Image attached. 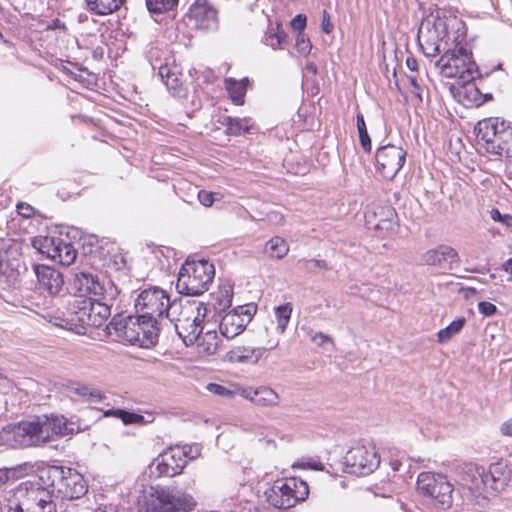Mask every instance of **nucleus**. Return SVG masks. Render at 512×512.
<instances>
[{"mask_svg":"<svg viewBox=\"0 0 512 512\" xmlns=\"http://www.w3.org/2000/svg\"><path fill=\"white\" fill-rule=\"evenodd\" d=\"M109 329L114 330L123 340L143 348L155 345L159 336L157 324L153 320L142 318L139 313L136 316H114L109 323Z\"/></svg>","mask_w":512,"mask_h":512,"instance_id":"1","label":"nucleus"},{"mask_svg":"<svg viewBox=\"0 0 512 512\" xmlns=\"http://www.w3.org/2000/svg\"><path fill=\"white\" fill-rule=\"evenodd\" d=\"M466 34H458L454 38V48L451 55H442L436 62L440 74L446 78H458L459 83L469 84L473 80V66L471 61L472 49L465 41Z\"/></svg>","mask_w":512,"mask_h":512,"instance_id":"2","label":"nucleus"},{"mask_svg":"<svg viewBox=\"0 0 512 512\" xmlns=\"http://www.w3.org/2000/svg\"><path fill=\"white\" fill-rule=\"evenodd\" d=\"M215 276V268L207 260H187L181 267L176 289L183 295H201L209 289Z\"/></svg>","mask_w":512,"mask_h":512,"instance_id":"3","label":"nucleus"},{"mask_svg":"<svg viewBox=\"0 0 512 512\" xmlns=\"http://www.w3.org/2000/svg\"><path fill=\"white\" fill-rule=\"evenodd\" d=\"M477 137L485 144L488 153L510 156L512 154V125L500 118L481 120L475 127Z\"/></svg>","mask_w":512,"mask_h":512,"instance_id":"4","label":"nucleus"},{"mask_svg":"<svg viewBox=\"0 0 512 512\" xmlns=\"http://www.w3.org/2000/svg\"><path fill=\"white\" fill-rule=\"evenodd\" d=\"M151 496L148 512H191L197 504L190 493L178 487L157 489Z\"/></svg>","mask_w":512,"mask_h":512,"instance_id":"5","label":"nucleus"},{"mask_svg":"<svg viewBox=\"0 0 512 512\" xmlns=\"http://www.w3.org/2000/svg\"><path fill=\"white\" fill-rule=\"evenodd\" d=\"M52 491L63 499H79L87 492L83 476L72 468L53 466L48 469Z\"/></svg>","mask_w":512,"mask_h":512,"instance_id":"6","label":"nucleus"},{"mask_svg":"<svg viewBox=\"0 0 512 512\" xmlns=\"http://www.w3.org/2000/svg\"><path fill=\"white\" fill-rule=\"evenodd\" d=\"M417 489L434 500L441 509H448L453 502V486L447 478L440 474L422 472L417 478Z\"/></svg>","mask_w":512,"mask_h":512,"instance_id":"7","label":"nucleus"},{"mask_svg":"<svg viewBox=\"0 0 512 512\" xmlns=\"http://www.w3.org/2000/svg\"><path fill=\"white\" fill-rule=\"evenodd\" d=\"M191 447H171L154 459L151 468H155L159 476L173 477L182 472L188 461L198 456V449L192 454Z\"/></svg>","mask_w":512,"mask_h":512,"instance_id":"8","label":"nucleus"},{"mask_svg":"<svg viewBox=\"0 0 512 512\" xmlns=\"http://www.w3.org/2000/svg\"><path fill=\"white\" fill-rule=\"evenodd\" d=\"M169 301L170 297L163 289L150 287L139 293L135 299V309L142 318L158 324V319L163 318L165 310L169 308Z\"/></svg>","mask_w":512,"mask_h":512,"instance_id":"9","label":"nucleus"},{"mask_svg":"<svg viewBox=\"0 0 512 512\" xmlns=\"http://www.w3.org/2000/svg\"><path fill=\"white\" fill-rule=\"evenodd\" d=\"M345 471L355 475H368L380 464L374 447H352L344 457Z\"/></svg>","mask_w":512,"mask_h":512,"instance_id":"10","label":"nucleus"},{"mask_svg":"<svg viewBox=\"0 0 512 512\" xmlns=\"http://www.w3.org/2000/svg\"><path fill=\"white\" fill-rule=\"evenodd\" d=\"M0 437L4 444L13 448L40 445L36 419L8 425L1 430Z\"/></svg>","mask_w":512,"mask_h":512,"instance_id":"11","label":"nucleus"},{"mask_svg":"<svg viewBox=\"0 0 512 512\" xmlns=\"http://www.w3.org/2000/svg\"><path fill=\"white\" fill-rule=\"evenodd\" d=\"M187 28L191 30H217L218 13L208 0H195L184 18Z\"/></svg>","mask_w":512,"mask_h":512,"instance_id":"12","label":"nucleus"},{"mask_svg":"<svg viewBox=\"0 0 512 512\" xmlns=\"http://www.w3.org/2000/svg\"><path fill=\"white\" fill-rule=\"evenodd\" d=\"M74 315L83 326L101 327L111 315L108 304L92 298L76 301Z\"/></svg>","mask_w":512,"mask_h":512,"instance_id":"13","label":"nucleus"},{"mask_svg":"<svg viewBox=\"0 0 512 512\" xmlns=\"http://www.w3.org/2000/svg\"><path fill=\"white\" fill-rule=\"evenodd\" d=\"M209 308L202 302L197 304V310L189 319H183L182 323L176 324L175 330L185 345L189 346L196 342L205 326L208 325Z\"/></svg>","mask_w":512,"mask_h":512,"instance_id":"14","label":"nucleus"},{"mask_svg":"<svg viewBox=\"0 0 512 512\" xmlns=\"http://www.w3.org/2000/svg\"><path fill=\"white\" fill-rule=\"evenodd\" d=\"M251 319L252 314L249 307L239 306L233 309L222 316L219 321L221 335L227 339L236 337L243 332Z\"/></svg>","mask_w":512,"mask_h":512,"instance_id":"15","label":"nucleus"},{"mask_svg":"<svg viewBox=\"0 0 512 512\" xmlns=\"http://www.w3.org/2000/svg\"><path fill=\"white\" fill-rule=\"evenodd\" d=\"M36 425L40 444L50 441L54 436H62L73 433L72 423L63 416L43 415L36 418Z\"/></svg>","mask_w":512,"mask_h":512,"instance_id":"16","label":"nucleus"},{"mask_svg":"<svg viewBox=\"0 0 512 512\" xmlns=\"http://www.w3.org/2000/svg\"><path fill=\"white\" fill-rule=\"evenodd\" d=\"M461 480L464 489H467L471 496L476 499L489 493V479L486 476L485 468L482 466L474 463L465 464Z\"/></svg>","mask_w":512,"mask_h":512,"instance_id":"17","label":"nucleus"},{"mask_svg":"<svg viewBox=\"0 0 512 512\" xmlns=\"http://www.w3.org/2000/svg\"><path fill=\"white\" fill-rule=\"evenodd\" d=\"M72 288L80 296H102L105 291L104 282L93 271H80L74 275Z\"/></svg>","mask_w":512,"mask_h":512,"instance_id":"18","label":"nucleus"},{"mask_svg":"<svg viewBox=\"0 0 512 512\" xmlns=\"http://www.w3.org/2000/svg\"><path fill=\"white\" fill-rule=\"evenodd\" d=\"M238 394L261 407H276L279 405V394L268 386L257 388H239Z\"/></svg>","mask_w":512,"mask_h":512,"instance_id":"19","label":"nucleus"},{"mask_svg":"<svg viewBox=\"0 0 512 512\" xmlns=\"http://www.w3.org/2000/svg\"><path fill=\"white\" fill-rule=\"evenodd\" d=\"M465 24L461 19L456 16H451L445 19L433 15L425 18L418 29V32H462L465 30Z\"/></svg>","mask_w":512,"mask_h":512,"instance_id":"20","label":"nucleus"},{"mask_svg":"<svg viewBox=\"0 0 512 512\" xmlns=\"http://www.w3.org/2000/svg\"><path fill=\"white\" fill-rule=\"evenodd\" d=\"M422 259L427 265L452 269L453 264L458 262L459 257L455 249L446 245H440L426 251Z\"/></svg>","mask_w":512,"mask_h":512,"instance_id":"21","label":"nucleus"},{"mask_svg":"<svg viewBox=\"0 0 512 512\" xmlns=\"http://www.w3.org/2000/svg\"><path fill=\"white\" fill-rule=\"evenodd\" d=\"M35 274L40 286L49 294H58L62 289L64 284L62 274L55 269L45 265H38L35 267Z\"/></svg>","mask_w":512,"mask_h":512,"instance_id":"22","label":"nucleus"},{"mask_svg":"<svg viewBox=\"0 0 512 512\" xmlns=\"http://www.w3.org/2000/svg\"><path fill=\"white\" fill-rule=\"evenodd\" d=\"M486 476L489 479V492L497 493L502 491L510 481L511 471L506 463L496 462L489 466Z\"/></svg>","mask_w":512,"mask_h":512,"instance_id":"23","label":"nucleus"},{"mask_svg":"<svg viewBox=\"0 0 512 512\" xmlns=\"http://www.w3.org/2000/svg\"><path fill=\"white\" fill-rule=\"evenodd\" d=\"M197 304L196 302L183 303L181 300H170L169 308L165 310L164 316L176 327V324L182 323L183 319H189L194 315Z\"/></svg>","mask_w":512,"mask_h":512,"instance_id":"24","label":"nucleus"},{"mask_svg":"<svg viewBox=\"0 0 512 512\" xmlns=\"http://www.w3.org/2000/svg\"><path fill=\"white\" fill-rule=\"evenodd\" d=\"M286 480L276 481L270 488L265 491L267 502L279 509H288L293 507L292 498H289L288 491H286Z\"/></svg>","mask_w":512,"mask_h":512,"instance_id":"25","label":"nucleus"},{"mask_svg":"<svg viewBox=\"0 0 512 512\" xmlns=\"http://www.w3.org/2000/svg\"><path fill=\"white\" fill-rule=\"evenodd\" d=\"M158 75L174 97L182 98L186 95L182 81L167 64L159 67Z\"/></svg>","mask_w":512,"mask_h":512,"instance_id":"26","label":"nucleus"},{"mask_svg":"<svg viewBox=\"0 0 512 512\" xmlns=\"http://www.w3.org/2000/svg\"><path fill=\"white\" fill-rule=\"evenodd\" d=\"M38 499L35 492L23 493L20 491L19 495L16 494L12 499H9L8 512H35L37 511L35 502H37Z\"/></svg>","mask_w":512,"mask_h":512,"instance_id":"27","label":"nucleus"},{"mask_svg":"<svg viewBox=\"0 0 512 512\" xmlns=\"http://www.w3.org/2000/svg\"><path fill=\"white\" fill-rule=\"evenodd\" d=\"M262 357V350L252 347L238 346L229 350L226 354V360L232 363H257Z\"/></svg>","mask_w":512,"mask_h":512,"instance_id":"28","label":"nucleus"},{"mask_svg":"<svg viewBox=\"0 0 512 512\" xmlns=\"http://www.w3.org/2000/svg\"><path fill=\"white\" fill-rule=\"evenodd\" d=\"M196 342L198 353L203 356L215 354L220 347V338L217 332L210 328L203 335L200 334Z\"/></svg>","mask_w":512,"mask_h":512,"instance_id":"29","label":"nucleus"},{"mask_svg":"<svg viewBox=\"0 0 512 512\" xmlns=\"http://www.w3.org/2000/svg\"><path fill=\"white\" fill-rule=\"evenodd\" d=\"M406 152L395 145H386V169L394 177L405 162Z\"/></svg>","mask_w":512,"mask_h":512,"instance_id":"30","label":"nucleus"},{"mask_svg":"<svg viewBox=\"0 0 512 512\" xmlns=\"http://www.w3.org/2000/svg\"><path fill=\"white\" fill-rule=\"evenodd\" d=\"M249 83L248 78L237 81L234 78L225 79V88L234 104L243 105L246 94V86Z\"/></svg>","mask_w":512,"mask_h":512,"instance_id":"31","label":"nucleus"},{"mask_svg":"<svg viewBox=\"0 0 512 512\" xmlns=\"http://www.w3.org/2000/svg\"><path fill=\"white\" fill-rule=\"evenodd\" d=\"M286 480V491H288L289 498H292L293 506L299 502L304 501L309 495L308 484L297 478H289Z\"/></svg>","mask_w":512,"mask_h":512,"instance_id":"32","label":"nucleus"},{"mask_svg":"<svg viewBox=\"0 0 512 512\" xmlns=\"http://www.w3.org/2000/svg\"><path fill=\"white\" fill-rule=\"evenodd\" d=\"M418 44L426 57H434L440 54V34H416Z\"/></svg>","mask_w":512,"mask_h":512,"instance_id":"33","label":"nucleus"},{"mask_svg":"<svg viewBox=\"0 0 512 512\" xmlns=\"http://www.w3.org/2000/svg\"><path fill=\"white\" fill-rule=\"evenodd\" d=\"M62 239L52 236H39L33 240V246L41 253L52 259L55 257L57 245L61 244Z\"/></svg>","mask_w":512,"mask_h":512,"instance_id":"34","label":"nucleus"},{"mask_svg":"<svg viewBox=\"0 0 512 512\" xmlns=\"http://www.w3.org/2000/svg\"><path fill=\"white\" fill-rule=\"evenodd\" d=\"M69 391L76 395L81 396L82 398L91 401V402H101L106 399V395L99 389L90 387L85 384H75L69 387Z\"/></svg>","mask_w":512,"mask_h":512,"instance_id":"35","label":"nucleus"},{"mask_svg":"<svg viewBox=\"0 0 512 512\" xmlns=\"http://www.w3.org/2000/svg\"><path fill=\"white\" fill-rule=\"evenodd\" d=\"M289 252V246L286 241L279 237L275 236L267 241L265 245V253L274 259H282Z\"/></svg>","mask_w":512,"mask_h":512,"instance_id":"36","label":"nucleus"},{"mask_svg":"<svg viewBox=\"0 0 512 512\" xmlns=\"http://www.w3.org/2000/svg\"><path fill=\"white\" fill-rule=\"evenodd\" d=\"M125 0H86L90 10L100 15L110 14L120 8Z\"/></svg>","mask_w":512,"mask_h":512,"instance_id":"37","label":"nucleus"},{"mask_svg":"<svg viewBox=\"0 0 512 512\" xmlns=\"http://www.w3.org/2000/svg\"><path fill=\"white\" fill-rule=\"evenodd\" d=\"M55 257L53 261L58 262L62 265H70L76 259V250L71 243L65 242L63 239L60 245H57Z\"/></svg>","mask_w":512,"mask_h":512,"instance_id":"38","label":"nucleus"},{"mask_svg":"<svg viewBox=\"0 0 512 512\" xmlns=\"http://www.w3.org/2000/svg\"><path fill=\"white\" fill-rule=\"evenodd\" d=\"M292 310V305L290 303H285L275 308L277 334L282 335L286 331L291 318Z\"/></svg>","mask_w":512,"mask_h":512,"instance_id":"39","label":"nucleus"},{"mask_svg":"<svg viewBox=\"0 0 512 512\" xmlns=\"http://www.w3.org/2000/svg\"><path fill=\"white\" fill-rule=\"evenodd\" d=\"M465 322H466V319L464 317H461V318H458V319L452 321L445 328L439 330V332L437 334L438 342L446 343L449 340H451V338L454 335L458 334L462 330V328L465 325Z\"/></svg>","mask_w":512,"mask_h":512,"instance_id":"40","label":"nucleus"},{"mask_svg":"<svg viewBox=\"0 0 512 512\" xmlns=\"http://www.w3.org/2000/svg\"><path fill=\"white\" fill-rule=\"evenodd\" d=\"M178 0H146V5L151 13H163L170 10Z\"/></svg>","mask_w":512,"mask_h":512,"instance_id":"41","label":"nucleus"},{"mask_svg":"<svg viewBox=\"0 0 512 512\" xmlns=\"http://www.w3.org/2000/svg\"><path fill=\"white\" fill-rule=\"evenodd\" d=\"M118 418L121 419L123 424L130 425V424H137V425H145L149 423V421H146L144 416L140 414H136L133 412H129L123 409H118Z\"/></svg>","mask_w":512,"mask_h":512,"instance_id":"42","label":"nucleus"},{"mask_svg":"<svg viewBox=\"0 0 512 512\" xmlns=\"http://www.w3.org/2000/svg\"><path fill=\"white\" fill-rule=\"evenodd\" d=\"M224 124L227 128V132L232 135H240L242 132H246L249 129L248 125L238 118L227 117Z\"/></svg>","mask_w":512,"mask_h":512,"instance_id":"43","label":"nucleus"},{"mask_svg":"<svg viewBox=\"0 0 512 512\" xmlns=\"http://www.w3.org/2000/svg\"><path fill=\"white\" fill-rule=\"evenodd\" d=\"M232 300V290L230 287H224L217 296V302L213 304L214 309L221 312L230 307Z\"/></svg>","mask_w":512,"mask_h":512,"instance_id":"44","label":"nucleus"},{"mask_svg":"<svg viewBox=\"0 0 512 512\" xmlns=\"http://www.w3.org/2000/svg\"><path fill=\"white\" fill-rule=\"evenodd\" d=\"M288 34H265L262 42L272 49H283L287 43Z\"/></svg>","mask_w":512,"mask_h":512,"instance_id":"45","label":"nucleus"},{"mask_svg":"<svg viewBox=\"0 0 512 512\" xmlns=\"http://www.w3.org/2000/svg\"><path fill=\"white\" fill-rule=\"evenodd\" d=\"M295 46L299 53L307 55L311 50L310 40L306 37V34H297Z\"/></svg>","mask_w":512,"mask_h":512,"instance_id":"46","label":"nucleus"},{"mask_svg":"<svg viewBox=\"0 0 512 512\" xmlns=\"http://www.w3.org/2000/svg\"><path fill=\"white\" fill-rule=\"evenodd\" d=\"M376 218H377L376 213L374 211L368 210L365 213V224L369 230L378 231L381 229V221L382 220H377Z\"/></svg>","mask_w":512,"mask_h":512,"instance_id":"47","label":"nucleus"},{"mask_svg":"<svg viewBox=\"0 0 512 512\" xmlns=\"http://www.w3.org/2000/svg\"><path fill=\"white\" fill-rule=\"evenodd\" d=\"M207 389L211 393H213L215 395L223 396V397H231L234 394V392L229 390L227 387L220 385V384H216V383L208 384Z\"/></svg>","mask_w":512,"mask_h":512,"instance_id":"48","label":"nucleus"},{"mask_svg":"<svg viewBox=\"0 0 512 512\" xmlns=\"http://www.w3.org/2000/svg\"><path fill=\"white\" fill-rule=\"evenodd\" d=\"M307 23V17L304 14H298L296 15L291 21H290V27L295 32H303L306 28Z\"/></svg>","mask_w":512,"mask_h":512,"instance_id":"49","label":"nucleus"},{"mask_svg":"<svg viewBox=\"0 0 512 512\" xmlns=\"http://www.w3.org/2000/svg\"><path fill=\"white\" fill-rule=\"evenodd\" d=\"M35 508L37 511L35 512H56V506L51 500H45L43 498H39L37 502H35Z\"/></svg>","mask_w":512,"mask_h":512,"instance_id":"50","label":"nucleus"},{"mask_svg":"<svg viewBox=\"0 0 512 512\" xmlns=\"http://www.w3.org/2000/svg\"><path fill=\"white\" fill-rule=\"evenodd\" d=\"M478 310L482 315L491 317L496 314L497 307L491 302L481 301L478 303Z\"/></svg>","mask_w":512,"mask_h":512,"instance_id":"51","label":"nucleus"},{"mask_svg":"<svg viewBox=\"0 0 512 512\" xmlns=\"http://www.w3.org/2000/svg\"><path fill=\"white\" fill-rule=\"evenodd\" d=\"M214 195H215V193H213V192H208V191H205V190H200L198 192V200L200 201V203L203 206L210 207V206L213 205V203L215 201Z\"/></svg>","mask_w":512,"mask_h":512,"instance_id":"52","label":"nucleus"},{"mask_svg":"<svg viewBox=\"0 0 512 512\" xmlns=\"http://www.w3.org/2000/svg\"><path fill=\"white\" fill-rule=\"evenodd\" d=\"M491 217L494 221L501 222L506 226L512 225V216L508 214L502 215L498 209H493L491 211Z\"/></svg>","mask_w":512,"mask_h":512,"instance_id":"53","label":"nucleus"},{"mask_svg":"<svg viewBox=\"0 0 512 512\" xmlns=\"http://www.w3.org/2000/svg\"><path fill=\"white\" fill-rule=\"evenodd\" d=\"M267 220L270 224L280 225L284 221V216L277 211H272L267 214Z\"/></svg>","mask_w":512,"mask_h":512,"instance_id":"54","label":"nucleus"},{"mask_svg":"<svg viewBox=\"0 0 512 512\" xmlns=\"http://www.w3.org/2000/svg\"><path fill=\"white\" fill-rule=\"evenodd\" d=\"M322 32H332L334 26L330 20L328 13L324 10L321 23Z\"/></svg>","mask_w":512,"mask_h":512,"instance_id":"55","label":"nucleus"},{"mask_svg":"<svg viewBox=\"0 0 512 512\" xmlns=\"http://www.w3.org/2000/svg\"><path fill=\"white\" fill-rule=\"evenodd\" d=\"M448 34H444L443 37H439V42L441 43L440 45V53H443L442 55H451V52L453 49L450 48V44H449V39H446V36Z\"/></svg>","mask_w":512,"mask_h":512,"instance_id":"56","label":"nucleus"},{"mask_svg":"<svg viewBox=\"0 0 512 512\" xmlns=\"http://www.w3.org/2000/svg\"><path fill=\"white\" fill-rule=\"evenodd\" d=\"M312 341L315 342L318 346H323L326 342H332V339L330 336L319 332L312 337Z\"/></svg>","mask_w":512,"mask_h":512,"instance_id":"57","label":"nucleus"},{"mask_svg":"<svg viewBox=\"0 0 512 512\" xmlns=\"http://www.w3.org/2000/svg\"><path fill=\"white\" fill-rule=\"evenodd\" d=\"M17 211L23 217L28 218V217H30L32 215L33 208L29 204L20 203V204L17 205Z\"/></svg>","mask_w":512,"mask_h":512,"instance_id":"58","label":"nucleus"},{"mask_svg":"<svg viewBox=\"0 0 512 512\" xmlns=\"http://www.w3.org/2000/svg\"><path fill=\"white\" fill-rule=\"evenodd\" d=\"M359 138H360V144H361L363 150L366 152H370L371 151V139L368 135V132L360 134Z\"/></svg>","mask_w":512,"mask_h":512,"instance_id":"59","label":"nucleus"},{"mask_svg":"<svg viewBox=\"0 0 512 512\" xmlns=\"http://www.w3.org/2000/svg\"><path fill=\"white\" fill-rule=\"evenodd\" d=\"M301 467L309 468V469L317 470V471H322L324 469L323 464L316 460H309L307 462H303L301 464Z\"/></svg>","mask_w":512,"mask_h":512,"instance_id":"60","label":"nucleus"},{"mask_svg":"<svg viewBox=\"0 0 512 512\" xmlns=\"http://www.w3.org/2000/svg\"><path fill=\"white\" fill-rule=\"evenodd\" d=\"M307 269L309 270H313V269H327V264L325 261L323 260H316V259H312V260H309L307 261Z\"/></svg>","mask_w":512,"mask_h":512,"instance_id":"61","label":"nucleus"},{"mask_svg":"<svg viewBox=\"0 0 512 512\" xmlns=\"http://www.w3.org/2000/svg\"><path fill=\"white\" fill-rule=\"evenodd\" d=\"M357 130H358V134H363L365 132H367V128H366V124H365V121H364V117L362 114H357Z\"/></svg>","mask_w":512,"mask_h":512,"instance_id":"62","label":"nucleus"},{"mask_svg":"<svg viewBox=\"0 0 512 512\" xmlns=\"http://www.w3.org/2000/svg\"><path fill=\"white\" fill-rule=\"evenodd\" d=\"M423 91H424V85L423 83L415 86V87H412L410 88V92L417 98L419 99L420 101L423 100Z\"/></svg>","mask_w":512,"mask_h":512,"instance_id":"63","label":"nucleus"},{"mask_svg":"<svg viewBox=\"0 0 512 512\" xmlns=\"http://www.w3.org/2000/svg\"><path fill=\"white\" fill-rule=\"evenodd\" d=\"M501 432L506 436H512V418L502 424Z\"/></svg>","mask_w":512,"mask_h":512,"instance_id":"64","label":"nucleus"}]
</instances>
